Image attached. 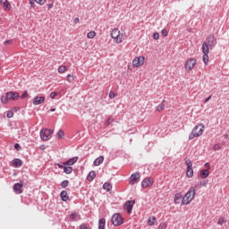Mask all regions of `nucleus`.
Returning a JSON list of instances; mask_svg holds the SVG:
<instances>
[{
  "mask_svg": "<svg viewBox=\"0 0 229 229\" xmlns=\"http://www.w3.org/2000/svg\"><path fill=\"white\" fill-rule=\"evenodd\" d=\"M196 189H198V184L189 189L182 199V205H191V202L196 198Z\"/></svg>",
  "mask_w": 229,
  "mask_h": 229,
  "instance_id": "nucleus-1",
  "label": "nucleus"
},
{
  "mask_svg": "<svg viewBox=\"0 0 229 229\" xmlns=\"http://www.w3.org/2000/svg\"><path fill=\"white\" fill-rule=\"evenodd\" d=\"M158 38H160V34H158V32H156L153 34V39L154 40H158Z\"/></svg>",
  "mask_w": 229,
  "mask_h": 229,
  "instance_id": "nucleus-41",
  "label": "nucleus"
},
{
  "mask_svg": "<svg viewBox=\"0 0 229 229\" xmlns=\"http://www.w3.org/2000/svg\"><path fill=\"white\" fill-rule=\"evenodd\" d=\"M38 4H45L46 0H35Z\"/></svg>",
  "mask_w": 229,
  "mask_h": 229,
  "instance_id": "nucleus-47",
  "label": "nucleus"
},
{
  "mask_svg": "<svg viewBox=\"0 0 229 229\" xmlns=\"http://www.w3.org/2000/svg\"><path fill=\"white\" fill-rule=\"evenodd\" d=\"M61 199H62L63 201H67V200L69 199V196L67 195V191H63L61 192Z\"/></svg>",
  "mask_w": 229,
  "mask_h": 229,
  "instance_id": "nucleus-27",
  "label": "nucleus"
},
{
  "mask_svg": "<svg viewBox=\"0 0 229 229\" xmlns=\"http://www.w3.org/2000/svg\"><path fill=\"white\" fill-rule=\"evenodd\" d=\"M57 71H58L59 74H64V72H67V67L61 65V66H59Z\"/></svg>",
  "mask_w": 229,
  "mask_h": 229,
  "instance_id": "nucleus-30",
  "label": "nucleus"
},
{
  "mask_svg": "<svg viewBox=\"0 0 229 229\" xmlns=\"http://www.w3.org/2000/svg\"><path fill=\"white\" fill-rule=\"evenodd\" d=\"M145 61H146V57H144V55L138 56L132 60V66L139 68L144 65Z\"/></svg>",
  "mask_w": 229,
  "mask_h": 229,
  "instance_id": "nucleus-8",
  "label": "nucleus"
},
{
  "mask_svg": "<svg viewBox=\"0 0 229 229\" xmlns=\"http://www.w3.org/2000/svg\"><path fill=\"white\" fill-rule=\"evenodd\" d=\"M204 167H206V169H207L208 171H210V164H209V163H206V164L204 165Z\"/></svg>",
  "mask_w": 229,
  "mask_h": 229,
  "instance_id": "nucleus-48",
  "label": "nucleus"
},
{
  "mask_svg": "<svg viewBox=\"0 0 229 229\" xmlns=\"http://www.w3.org/2000/svg\"><path fill=\"white\" fill-rule=\"evenodd\" d=\"M207 44H208V46H210V47L216 46V44H217V41H216V37H214V36H209V37L207 38Z\"/></svg>",
  "mask_w": 229,
  "mask_h": 229,
  "instance_id": "nucleus-16",
  "label": "nucleus"
},
{
  "mask_svg": "<svg viewBox=\"0 0 229 229\" xmlns=\"http://www.w3.org/2000/svg\"><path fill=\"white\" fill-rule=\"evenodd\" d=\"M64 131H58L57 132V139H62L64 137Z\"/></svg>",
  "mask_w": 229,
  "mask_h": 229,
  "instance_id": "nucleus-44",
  "label": "nucleus"
},
{
  "mask_svg": "<svg viewBox=\"0 0 229 229\" xmlns=\"http://www.w3.org/2000/svg\"><path fill=\"white\" fill-rule=\"evenodd\" d=\"M58 167H60V169H64V165H58Z\"/></svg>",
  "mask_w": 229,
  "mask_h": 229,
  "instance_id": "nucleus-57",
  "label": "nucleus"
},
{
  "mask_svg": "<svg viewBox=\"0 0 229 229\" xmlns=\"http://www.w3.org/2000/svg\"><path fill=\"white\" fill-rule=\"evenodd\" d=\"M111 222L114 226H121V225H123V216H121V214L116 213L112 216Z\"/></svg>",
  "mask_w": 229,
  "mask_h": 229,
  "instance_id": "nucleus-9",
  "label": "nucleus"
},
{
  "mask_svg": "<svg viewBox=\"0 0 229 229\" xmlns=\"http://www.w3.org/2000/svg\"><path fill=\"white\" fill-rule=\"evenodd\" d=\"M47 8H48V10H51V8H53V4H48Z\"/></svg>",
  "mask_w": 229,
  "mask_h": 229,
  "instance_id": "nucleus-56",
  "label": "nucleus"
},
{
  "mask_svg": "<svg viewBox=\"0 0 229 229\" xmlns=\"http://www.w3.org/2000/svg\"><path fill=\"white\" fill-rule=\"evenodd\" d=\"M6 117H8V119H12V117H13V112L7 111Z\"/></svg>",
  "mask_w": 229,
  "mask_h": 229,
  "instance_id": "nucleus-40",
  "label": "nucleus"
},
{
  "mask_svg": "<svg viewBox=\"0 0 229 229\" xmlns=\"http://www.w3.org/2000/svg\"><path fill=\"white\" fill-rule=\"evenodd\" d=\"M115 92H114V91H110L109 92V98H110V99H114V98H115Z\"/></svg>",
  "mask_w": 229,
  "mask_h": 229,
  "instance_id": "nucleus-46",
  "label": "nucleus"
},
{
  "mask_svg": "<svg viewBox=\"0 0 229 229\" xmlns=\"http://www.w3.org/2000/svg\"><path fill=\"white\" fill-rule=\"evenodd\" d=\"M70 219H71V221H76V220L80 219V214H78V213L71 214Z\"/></svg>",
  "mask_w": 229,
  "mask_h": 229,
  "instance_id": "nucleus-28",
  "label": "nucleus"
},
{
  "mask_svg": "<svg viewBox=\"0 0 229 229\" xmlns=\"http://www.w3.org/2000/svg\"><path fill=\"white\" fill-rule=\"evenodd\" d=\"M164 103H165V100L157 106V112H162V110L165 108V105Z\"/></svg>",
  "mask_w": 229,
  "mask_h": 229,
  "instance_id": "nucleus-29",
  "label": "nucleus"
},
{
  "mask_svg": "<svg viewBox=\"0 0 229 229\" xmlns=\"http://www.w3.org/2000/svg\"><path fill=\"white\" fill-rule=\"evenodd\" d=\"M66 81H68V83H72V81H74V76L68 74L66 77Z\"/></svg>",
  "mask_w": 229,
  "mask_h": 229,
  "instance_id": "nucleus-35",
  "label": "nucleus"
},
{
  "mask_svg": "<svg viewBox=\"0 0 229 229\" xmlns=\"http://www.w3.org/2000/svg\"><path fill=\"white\" fill-rule=\"evenodd\" d=\"M212 99V96H209L208 98L205 99V103H208Z\"/></svg>",
  "mask_w": 229,
  "mask_h": 229,
  "instance_id": "nucleus-51",
  "label": "nucleus"
},
{
  "mask_svg": "<svg viewBox=\"0 0 229 229\" xmlns=\"http://www.w3.org/2000/svg\"><path fill=\"white\" fill-rule=\"evenodd\" d=\"M162 37H167V35H169V32L167 31V30L163 29L161 31Z\"/></svg>",
  "mask_w": 229,
  "mask_h": 229,
  "instance_id": "nucleus-38",
  "label": "nucleus"
},
{
  "mask_svg": "<svg viewBox=\"0 0 229 229\" xmlns=\"http://www.w3.org/2000/svg\"><path fill=\"white\" fill-rule=\"evenodd\" d=\"M158 229H167V224L166 223H161L158 225Z\"/></svg>",
  "mask_w": 229,
  "mask_h": 229,
  "instance_id": "nucleus-37",
  "label": "nucleus"
},
{
  "mask_svg": "<svg viewBox=\"0 0 229 229\" xmlns=\"http://www.w3.org/2000/svg\"><path fill=\"white\" fill-rule=\"evenodd\" d=\"M40 137L42 140H49L53 137V130L51 129H43L40 131Z\"/></svg>",
  "mask_w": 229,
  "mask_h": 229,
  "instance_id": "nucleus-7",
  "label": "nucleus"
},
{
  "mask_svg": "<svg viewBox=\"0 0 229 229\" xmlns=\"http://www.w3.org/2000/svg\"><path fill=\"white\" fill-rule=\"evenodd\" d=\"M104 160H105V157H99L96 158L94 161V165H96V166L101 165V163L104 162Z\"/></svg>",
  "mask_w": 229,
  "mask_h": 229,
  "instance_id": "nucleus-23",
  "label": "nucleus"
},
{
  "mask_svg": "<svg viewBox=\"0 0 229 229\" xmlns=\"http://www.w3.org/2000/svg\"><path fill=\"white\" fill-rule=\"evenodd\" d=\"M124 37H126V35L122 34L121 30L117 28L113 29L111 31V38H113L115 44H123V42H124Z\"/></svg>",
  "mask_w": 229,
  "mask_h": 229,
  "instance_id": "nucleus-2",
  "label": "nucleus"
},
{
  "mask_svg": "<svg viewBox=\"0 0 229 229\" xmlns=\"http://www.w3.org/2000/svg\"><path fill=\"white\" fill-rule=\"evenodd\" d=\"M217 225H220V226H223V225H225V218L220 217V218L218 219Z\"/></svg>",
  "mask_w": 229,
  "mask_h": 229,
  "instance_id": "nucleus-42",
  "label": "nucleus"
},
{
  "mask_svg": "<svg viewBox=\"0 0 229 229\" xmlns=\"http://www.w3.org/2000/svg\"><path fill=\"white\" fill-rule=\"evenodd\" d=\"M186 169V176L187 178H192L194 176V169L192 168V161L190 158L184 159Z\"/></svg>",
  "mask_w": 229,
  "mask_h": 229,
  "instance_id": "nucleus-6",
  "label": "nucleus"
},
{
  "mask_svg": "<svg viewBox=\"0 0 229 229\" xmlns=\"http://www.w3.org/2000/svg\"><path fill=\"white\" fill-rule=\"evenodd\" d=\"M103 189L105 191H107V192H110V191H112V183L105 182L104 185H103Z\"/></svg>",
  "mask_w": 229,
  "mask_h": 229,
  "instance_id": "nucleus-26",
  "label": "nucleus"
},
{
  "mask_svg": "<svg viewBox=\"0 0 229 229\" xmlns=\"http://www.w3.org/2000/svg\"><path fill=\"white\" fill-rule=\"evenodd\" d=\"M14 148H15V149H19V148H21V145H19V143H16V144L14 145Z\"/></svg>",
  "mask_w": 229,
  "mask_h": 229,
  "instance_id": "nucleus-55",
  "label": "nucleus"
},
{
  "mask_svg": "<svg viewBox=\"0 0 229 229\" xmlns=\"http://www.w3.org/2000/svg\"><path fill=\"white\" fill-rule=\"evenodd\" d=\"M22 99L28 98V91H25L22 95H21Z\"/></svg>",
  "mask_w": 229,
  "mask_h": 229,
  "instance_id": "nucleus-49",
  "label": "nucleus"
},
{
  "mask_svg": "<svg viewBox=\"0 0 229 229\" xmlns=\"http://www.w3.org/2000/svg\"><path fill=\"white\" fill-rule=\"evenodd\" d=\"M208 43H207V42H204L203 44H202V53L204 54V55H208V53H210V51L208 50Z\"/></svg>",
  "mask_w": 229,
  "mask_h": 229,
  "instance_id": "nucleus-21",
  "label": "nucleus"
},
{
  "mask_svg": "<svg viewBox=\"0 0 229 229\" xmlns=\"http://www.w3.org/2000/svg\"><path fill=\"white\" fill-rule=\"evenodd\" d=\"M64 171L66 174H71L72 173V168L71 166H64Z\"/></svg>",
  "mask_w": 229,
  "mask_h": 229,
  "instance_id": "nucleus-34",
  "label": "nucleus"
},
{
  "mask_svg": "<svg viewBox=\"0 0 229 229\" xmlns=\"http://www.w3.org/2000/svg\"><path fill=\"white\" fill-rule=\"evenodd\" d=\"M56 96H58V93L57 92H51L50 93V98H51V99H55V98L56 97Z\"/></svg>",
  "mask_w": 229,
  "mask_h": 229,
  "instance_id": "nucleus-45",
  "label": "nucleus"
},
{
  "mask_svg": "<svg viewBox=\"0 0 229 229\" xmlns=\"http://www.w3.org/2000/svg\"><path fill=\"white\" fill-rule=\"evenodd\" d=\"M140 179V174L136 173V174H132L131 175V180H130V185H135V183H137V180Z\"/></svg>",
  "mask_w": 229,
  "mask_h": 229,
  "instance_id": "nucleus-12",
  "label": "nucleus"
},
{
  "mask_svg": "<svg viewBox=\"0 0 229 229\" xmlns=\"http://www.w3.org/2000/svg\"><path fill=\"white\" fill-rule=\"evenodd\" d=\"M209 175H210V171L207 169H203L199 173V177L202 179L208 178Z\"/></svg>",
  "mask_w": 229,
  "mask_h": 229,
  "instance_id": "nucleus-18",
  "label": "nucleus"
},
{
  "mask_svg": "<svg viewBox=\"0 0 229 229\" xmlns=\"http://www.w3.org/2000/svg\"><path fill=\"white\" fill-rule=\"evenodd\" d=\"M78 22H80V18H75L73 20V24H78Z\"/></svg>",
  "mask_w": 229,
  "mask_h": 229,
  "instance_id": "nucleus-50",
  "label": "nucleus"
},
{
  "mask_svg": "<svg viewBox=\"0 0 229 229\" xmlns=\"http://www.w3.org/2000/svg\"><path fill=\"white\" fill-rule=\"evenodd\" d=\"M106 225V220L105 218H101L98 221V229H105V225Z\"/></svg>",
  "mask_w": 229,
  "mask_h": 229,
  "instance_id": "nucleus-24",
  "label": "nucleus"
},
{
  "mask_svg": "<svg viewBox=\"0 0 229 229\" xmlns=\"http://www.w3.org/2000/svg\"><path fill=\"white\" fill-rule=\"evenodd\" d=\"M7 44H12V40H6V41H4V46H7Z\"/></svg>",
  "mask_w": 229,
  "mask_h": 229,
  "instance_id": "nucleus-54",
  "label": "nucleus"
},
{
  "mask_svg": "<svg viewBox=\"0 0 229 229\" xmlns=\"http://www.w3.org/2000/svg\"><path fill=\"white\" fill-rule=\"evenodd\" d=\"M153 185V179L147 177L141 182V187L143 189H148V187H152Z\"/></svg>",
  "mask_w": 229,
  "mask_h": 229,
  "instance_id": "nucleus-11",
  "label": "nucleus"
},
{
  "mask_svg": "<svg viewBox=\"0 0 229 229\" xmlns=\"http://www.w3.org/2000/svg\"><path fill=\"white\" fill-rule=\"evenodd\" d=\"M148 226H153V225H155V223H157V217L155 216H149L148 218V221H147Z\"/></svg>",
  "mask_w": 229,
  "mask_h": 229,
  "instance_id": "nucleus-22",
  "label": "nucleus"
},
{
  "mask_svg": "<svg viewBox=\"0 0 229 229\" xmlns=\"http://www.w3.org/2000/svg\"><path fill=\"white\" fill-rule=\"evenodd\" d=\"M203 131H205V124H203V123L197 124L193 128L191 133H190L189 140H192V139H194L196 137H201L203 135Z\"/></svg>",
  "mask_w": 229,
  "mask_h": 229,
  "instance_id": "nucleus-3",
  "label": "nucleus"
},
{
  "mask_svg": "<svg viewBox=\"0 0 229 229\" xmlns=\"http://www.w3.org/2000/svg\"><path fill=\"white\" fill-rule=\"evenodd\" d=\"M182 198H183V196L182 195V192L175 193L174 198V203L175 205H180V201H182Z\"/></svg>",
  "mask_w": 229,
  "mask_h": 229,
  "instance_id": "nucleus-17",
  "label": "nucleus"
},
{
  "mask_svg": "<svg viewBox=\"0 0 229 229\" xmlns=\"http://www.w3.org/2000/svg\"><path fill=\"white\" fill-rule=\"evenodd\" d=\"M29 3L30 6H33V4H35V0H29Z\"/></svg>",
  "mask_w": 229,
  "mask_h": 229,
  "instance_id": "nucleus-52",
  "label": "nucleus"
},
{
  "mask_svg": "<svg viewBox=\"0 0 229 229\" xmlns=\"http://www.w3.org/2000/svg\"><path fill=\"white\" fill-rule=\"evenodd\" d=\"M46 101V97H35L32 100V104L37 105H42Z\"/></svg>",
  "mask_w": 229,
  "mask_h": 229,
  "instance_id": "nucleus-13",
  "label": "nucleus"
},
{
  "mask_svg": "<svg viewBox=\"0 0 229 229\" xmlns=\"http://www.w3.org/2000/svg\"><path fill=\"white\" fill-rule=\"evenodd\" d=\"M0 4L4 10H12V4L10 2H8V0H0Z\"/></svg>",
  "mask_w": 229,
  "mask_h": 229,
  "instance_id": "nucleus-15",
  "label": "nucleus"
},
{
  "mask_svg": "<svg viewBox=\"0 0 229 229\" xmlns=\"http://www.w3.org/2000/svg\"><path fill=\"white\" fill-rule=\"evenodd\" d=\"M68 185H69V181H67V180L63 181V182H61V187H62L63 189H65V187H68Z\"/></svg>",
  "mask_w": 229,
  "mask_h": 229,
  "instance_id": "nucleus-36",
  "label": "nucleus"
},
{
  "mask_svg": "<svg viewBox=\"0 0 229 229\" xmlns=\"http://www.w3.org/2000/svg\"><path fill=\"white\" fill-rule=\"evenodd\" d=\"M13 167H22V160L19 158H14L13 160Z\"/></svg>",
  "mask_w": 229,
  "mask_h": 229,
  "instance_id": "nucleus-19",
  "label": "nucleus"
},
{
  "mask_svg": "<svg viewBox=\"0 0 229 229\" xmlns=\"http://www.w3.org/2000/svg\"><path fill=\"white\" fill-rule=\"evenodd\" d=\"M80 229H89V227H87V225H81L80 226Z\"/></svg>",
  "mask_w": 229,
  "mask_h": 229,
  "instance_id": "nucleus-53",
  "label": "nucleus"
},
{
  "mask_svg": "<svg viewBox=\"0 0 229 229\" xmlns=\"http://www.w3.org/2000/svg\"><path fill=\"white\" fill-rule=\"evenodd\" d=\"M94 178H96V172L95 171L89 172V175L87 176V180L89 182H92Z\"/></svg>",
  "mask_w": 229,
  "mask_h": 229,
  "instance_id": "nucleus-25",
  "label": "nucleus"
},
{
  "mask_svg": "<svg viewBox=\"0 0 229 229\" xmlns=\"http://www.w3.org/2000/svg\"><path fill=\"white\" fill-rule=\"evenodd\" d=\"M198 64V60L196 58L190 57L186 60L184 64V69L187 72H191Z\"/></svg>",
  "mask_w": 229,
  "mask_h": 229,
  "instance_id": "nucleus-5",
  "label": "nucleus"
},
{
  "mask_svg": "<svg viewBox=\"0 0 229 229\" xmlns=\"http://www.w3.org/2000/svg\"><path fill=\"white\" fill-rule=\"evenodd\" d=\"M223 148V145L221 143H216L213 146V151H219Z\"/></svg>",
  "mask_w": 229,
  "mask_h": 229,
  "instance_id": "nucleus-31",
  "label": "nucleus"
},
{
  "mask_svg": "<svg viewBox=\"0 0 229 229\" xmlns=\"http://www.w3.org/2000/svg\"><path fill=\"white\" fill-rule=\"evenodd\" d=\"M22 187H23L22 183H19V182L15 183L13 185V191L15 192V194H22Z\"/></svg>",
  "mask_w": 229,
  "mask_h": 229,
  "instance_id": "nucleus-14",
  "label": "nucleus"
},
{
  "mask_svg": "<svg viewBox=\"0 0 229 229\" xmlns=\"http://www.w3.org/2000/svg\"><path fill=\"white\" fill-rule=\"evenodd\" d=\"M114 123V119L109 118L107 119V121L106 122V126H110V124H112Z\"/></svg>",
  "mask_w": 229,
  "mask_h": 229,
  "instance_id": "nucleus-43",
  "label": "nucleus"
},
{
  "mask_svg": "<svg viewBox=\"0 0 229 229\" xmlns=\"http://www.w3.org/2000/svg\"><path fill=\"white\" fill-rule=\"evenodd\" d=\"M208 182L207 181H200L199 185H200V187H207Z\"/></svg>",
  "mask_w": 229,
  "mask_h": 229,
  "instance_id": "nucleus-39",
  "label": "nucleus"
},
{
  "mask_svg": "<svg viewBox=\"0 0 229 229\" xmlns=\"http://www.w3.org/2000/svg\"><path fill=\"white\" fill-rule=\"evenodd\" d=\"M88 38H96V31L91 30L87 34Z\"/></svg>",
  "mask_w": 229,
  "mask_h": 229,
  "instance_id": "nucleus-32",
  "label": "nucleus"
},
{
  "mask_svg": "<svg viewBox=\"0 0 229 229\" xmlns=\"http://www.w3.org/2000/svg\"><path fill=\"white\" fill-rule=\"evenodd\" d=\"M75 162H78V157L69 159L68 161L64 163V165H74Z\"/></svg>",
  "mask_w": 229,
  "mask_h": 229,
  "instance_id": "nucleus-20",
  "label": "nucleus"
},
{
  "mask_svg": "<svg viewBox=\"0 0 229 229\" xmlns=\"http://www.w3.org/2000/svg\"><path fill=\"white\" fill-rule=\"evenodd\" d=\"M17 99H19V93L13 91L7 92L1 97V102L4 105H6L8 101H17Z\"/></svg>",
  "mask_w": 229,
  "mask_h": 229,
  "instance_id": "nucleus-4",
  "label": "nucleus"
},
{
  "mask_svg": "<svg viewBox=\"0 0 229 229\" xmlns=\"http://www.w3.org/2000/svg\"><path fill=\"white\" fill-rule=\"evenodd\" d=\"M133 205H135V200H128L125 202L123 208L127 210V214H131L133 210Z\"/></svg>",
  "mask_w": 229,
  "mask_h": 229,
  "instance_id": "nucleus-10",
  "label": "nucleus"
},
{
  "mask_svg": "<svg viewBox=\"0 0 229 229\" xmlns=\"http://www.w3.org/2000/svg\"><path fill=\"white\" fill-rule=\"evenodd\" d=\"M202 60H203L205 65H208V54H204L202 56Z\"/></svg>",
  "mask_w": 229,
  "mask_h": 229,
  "instance_id": "nucleus-33",
  "label": "nucleus"
},
{
  "mask_svg": "<svg viewBox=\"0 0 229 229\" xmlns=\"http://www.w3.org/2000/svg\"><path fill=\"white\" fill-rule=\"evenodd\" d=\"M55 111H56L55 108L50 109V112H55Z\"/></svg>",
  "mask_w": 229,
  "mask_h": 229,
  "instance_id": "nucleus-58",
  "label": "nucleus"
}]
</instances>
